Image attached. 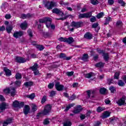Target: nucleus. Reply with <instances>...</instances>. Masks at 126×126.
Wrapping results in <instances>:
<instances>
[{"label": "nucleus", "instance_id": "4c0bfd02", "mask_svg": "<svg viewBox=\"0 0 126 126\" xmlns=\"http://www.w3.org/2000/svg\"><path fill=\"white\" fill-rule=\"evenodd\" d=\"M103 111H105V107L98 106L96 109V112H97V113H101V112H103Z\"/></svg>", "mask_w": 126, "mask_h": 126}, {"label": "nucleus", "instance_id": "49530a36", "mask_svg": "<svg viewBox=\"0 0 126 126\" xmlns=\"http://www.w3.org/2000/svg\"><path fill=\"white\" fill-rule=\"evenodd\" d=\"M66 57V55H65V54L64 53H60V55L59 56L60 59H62L63 60H65V58Z\"/></svg>", "mask_w": 126, "mask_h": 126}, {"label": "nucleus", "instance_id": "2eb2a0df", "mask_svg": "<svg viewBox=\"0 0 126 126\" xmlns=\"http://www.w3.org/2000/svg\"><path fill=\"white\" fill-rule=\"evenodd\" d=\"M8 104L5 103V102H2L0 104V110L1 111H3L5 109H8Z\"/></svg>", "mask_w": 126, "mask_h": 126}, {"label": "nucleus", "instance_id": "cd10ccee", "mask_svg": "<svg viewBox=\"0 0 126 126\" xmlns=\"http://www.w3.org/2000/svg\"><path fill=\"white\" fill-rule=\"evenodd\" d=\"M95 76V74L93 72H90V73H87L85 74V78H91L92 76Z\"/></svg>", "mask_w": 126, "mask_h": 126}, {"label": "nucleus", "instance_id": "5701e85b", "mask_svg": "<svg viewBox=\"0 0 126 126\" xmlns=\"http://www.w3.org/2000/svg\"><path fill=\"white\" fill-rule=\"evenodd\" d=\"M103 57V59L105 62H108L109 59H110V55H109V53H104L102 55Z\"/></svg>", "mask_w": 126, "mask_h": 126}, {"label": "nucleus", "instance_id": "f257e3e1", "mask_svg": "<svg viewBox=\"0 0 126 126\" xmlns=\"http://www.w3.org/2000/svg\"><path fill=\"white\" fill-rule=\"evenodd\" d=\"M43 4H44V7L48 9V10H51L54 7H57L58 6V2L54 1H51L50 2V1L48 0L44 2Z\"/></svg>", "mask_w": 126, "mask_h": 126}, {"label": "nucleus", "instance_id": "bf43d9fd", "mask_svg": "<svg viewBox=\"0 0 126 126\" xmlns=\"http://www.w3.org/2000/svg\"><path fill=\"white\" fill-rule=\"evenodd\" d=\"M98 59H99V55L95 54L94 56V62H97V60H98Z\"/></svg>", "mask_w": 126, "mask_h": 126}, {"label": "nucleus", "instance_id": "603ef678", "mask_svg": "<svg viewBox=\"0 0 126 126\" xmlns=\"http://www.w3.org/2000/svg\"><path fill=\"white\" fill-rule=\"evenodd\" d=\"M47 101V96L44 95L41 98V104H44Z\"/></svg>", "mask_w": 126, "mask_h": 126}, {"label": "nucleus", "instance_id": "8fccbe9b", "mask_svg": "<svg viewBox=\"0 0 126 126\" xmlns=\"http://www.w3.org/2000/svg\"><path fill=\"white\" fill-rule=\"evenodd\" d=\"M3 93H5V94H9L10 93V88H8L3 90Z\"/></svg>", "mask_w": 126, "mask_h": 126}, {"label": "nucleus", "instance_id": "c9c22d12", "mask_svg": "<svg viewBox=\"0 0 126 126\" xmlns=\"http://www.w3.org/2000/svg\"><path fill=\"white\" fill-rule=\"evenodd\" d=\"M117 84L119 85V86H121V87H123V86L126 85L125 82L122 80H119Z\"/></svg>", "mask_w": 126, "mask_h": 126}, {"label": "nucleus", "instance_id": "338daca9", "mask_svg": "<svg viewBox=\"0 0 126 126\" xmlns=\"http://www.w3.org/2000/svg\"><path fill=\"white\" fill-rule=\"evenodd\" d=\"M42 115L43 112L41 111V112H39L38 113H37L36 117L37 119H38L39 118H40V117H42Z\"/></svg>", "mask_w": 126, "mask_h": 126}, {"label": "nucleus", "instance_id": "0e129e2a", "mask_svg": "<svg viewBox=\"0 0 126 126\" xmlns=\"http://www.w3.org/2000/svg\"><path fill=\"white\" fill-rule=\"evenodd\" d=\"M91 114H92V111L91 110H88L86 113V117H87V118L88 117H90V115H91Z\"/></svg>", "mask_w": 126, "mask_h": 126}, {"label": "nucleus", "instance_id": "9b49d317", "mask_svg": "<svg viewBox=\"0 0 126 126\" xmlns=\"http://www.w3.org/2000/svg\"><path fill=\"white\" fill-rule=\"evenodd\" d=\"M30 106L28 105H25L23 108V113L25 115V116H27L29 113H30Z\"/></svg>", "mask_w": 126, "mask_h": 126}, {"label": "nucleus", "instance_id": "20e7f679", "mask_svg": "<svg viewBox=\"0 0 126 126\" xmlns=\"http://www.w3.org/2000/svg\"><path fill=\"white\" fill-rule=\"evenodd\" d=\"M52 110V105L47 104L44 107V110L42 111L43 116H49L51 110Z\"/></svg>", "mask_w": 126, "mask_h": 126}, {"label": "nucleus", "instance_id": "39448f33", "mask_svg": "<svg viewBox=\"0 0 126 126\" xmlns=\"http://www.w3.org/2000/svg\"><path fill=\"white\" fill-rule=\"evenodd\" d=\"M24 102H21L19 103V101L17 100H15L12 104L13 107L14 108H19V109H21V108H23L24 107Z\"/></svg>", "mask_w": 126, "mask_h": 126}, {"label": "nucleus", "instance_id": "680f3d73", "mask_svg": "<svg viewBox=\"0 0 126 126\" xmlns=\"http://www.w3.org/2000/svg\"><path fill=\"white\" fill-rule=\"evenodd\" d=\"M99 25V24L98 23H95L94 24L92 25V27L93 28H97Z\"/></svg>", "mask_w": 126, "mask_h": 126}, {"label": "nucleus", "instance_id": "c03bdc74", "mask_svg": "<svg viewBox=\"0 0 126 126\" xmlns=\"http://www.w3.org/2000/svg\"><path fill=\"white\" fill-rule=\"evenodd\" d=\"M104 16V12H101L99 13L97 15L96 17L97 18V19H100V18H102Z\"/></svg>", "mask_w": 126, "mask_h": 126}, {"label": "nucleus", "instance_id": "4468645a", "mask_svg": "<svg viewBox=\"0 0 126 126\" xmlns=\"http://www.w3.org/2000/svg\"><path fill=\"white\" fill-rule=\"evenodd\" d=\"M84 38L87 40H91L93 38V35L90 32H86L84 35Z\"/></svg>", "mask_w": 126, "mask_h": 126}, {"label": "nucleus", "instance_id": "393cba45", "mask_svg": "<svg viewBox=\"0 0 126 126\" xmlns=\"http://www.w3.org/2000/svg\"><path fill=\"white\" fill-rule=\"evenodd\" d=\"M39 65H38V63H35L32 66L30 67V69H32V71H35V70H37L38 69Z\"/></svg>", "mask_w": 126, "mask_h": 126}, {"label": "nucleus", "instance_id": "37998d69", "mask_svg": "<svg viewBox=\"0 0 126 126\" xmlns=\"http://www.w3.org/2000/svg\"><path fill=\"white\" fill-rule=\"evenodd\" d=\"M26 97H27V98H30V99H31L32 100H33V99L35 98V94L32 93L30 95H27Z\"/></svg>", "mask_w": 126, "mask_h": 126}, {"label": "nucleus", "instance_id": "b1692460", "mask_svg": "<svg viewBox=\"0 0 126 126\" xmlns=\"http://www.w3.org/2000/svg\"><path fill=\"white\" fill-rule=\"evenodd\" d=\"M13 119L12 118H9L6 120L5 121H4V124H6V126H8L10 124H12Z\"/></svg>", "mask_w": 126, "mask_h": 126}, {"label": "nucleus", "instance_id": "1a4fd4ad", "mask_svg": "<svg viewBox=\"0 0 126 126\" xmlns=\"http://www.w3.org/2000/svg\"><path fill=\"white\" fill-rule=\"evenodd\" d=\"M72 26L73 27H76V28H80L83 24V22L79 21V22H75L73 21L71 23Z\"/></svg>", "mask_w": 126, "mask_h": 126}, {"label": "nucleus", "instance_id": "79ce46f5", "mask_svg": "<svg viewBox=\"0 0 126 126\" xmlns=\"http://www.w3.org/2000/svg\"><path fill=\"white\" fill-rule=\"evenodd\" d=\"M15 78L17 80H19L20 79H21L22 78V76H21V74L19 73H17L15 75Z\"/></svg>", "mask_w": 126, "mask_h": 126}, {"label": "nucleus", "instance_id": "69168bd1", "mask_svg": "<svg viewBox=\"0 0 126 126\" xmlns=\"http://www.w3.org/2000/svg\"><path fill=\"white\" fill-rule=\"evenodd\" d=\"M101 124V122L100 121H96L94 122V126H99Z\"/></svg>", "mask_w": 126, "mask_h": 126}, {"label": "nucleus", "instance_id": "bb28decb", "mask_svg": "<svg viewBox=\"0 0 126 126\" xmlns=\"http://www.w3.org/2000/svg\"><path fill=\"white\" fill-rule=\"evenodd\" d=\"M88 54H84L83 55V57L81 58L82 61H84V62H87L89 59Z\"/></svg>", "mask_w": 126, "mask_h": 126}, {"label": "nucleus", "instance_id": "3c124183", "mask_svg": "<svg viewBox=\"0 0 126 126\" xmlns=\"http://www.w3.org/2000/svg\"><path fill=\"white\" fill-rule=\"evenodd\" d=\"M54 86H55V83L53 82L52 83H50L48 85V88L49 89H53V88H54Z\"/></svg>", "mask_w": 126, "mask_h": 126}, {"label": "nucleus", "instance_id": "423d86ee", "mask_svg": "<svg viewBox=\"0 0 126 126\" xmlns=\"http://www.w3.org/2000/svg\"><path fill=\"white\" fill-rule=\"evenodd\" d=\"M54 82L55 83V88L56 90H57V91H63V88H64V86L61 85V82L57 81V80H55Z\"/></svg>", "mask_w": 126, "mask_h": 126}, {"label": "nucleus", "instance_id": "0eeeda50", "mask_svg": "<svg viewBox=\"0 0 126 126\" xmlns=\"http://www.w3.org/2000/svg\"><path fill=\"white\" fill-rule=\"evenodd\" d=\"M91 16H92V13L91 12L80 14L78 15L79 19H82V18H90Z\"/></svg>", "mask_w": 126, "mask_h": 126}, {"label": "nucleus", "instance_id": "5fc2aeb1", "mask_svg": "<svg viewBox=\"0 0 126 126\" xmlns=\"http://www.w3.org/2000/svg\"><path fill=\"white\" fill-rule=\"evenodd\" d=\"M107 84L109 85H111V84H112V83H113V82H114V80L113 79V78L107 79Z\"/></svg>", "mask_w": 126, "mask_h": 126}, {"label": "nucleus", "instance_id": "6e6d98bb", "mask_svg": "<svg viewBox=\"0 0 126 126\" xmlns=\"http://www.w3.org/2000/svg\"><path fill=\"white\" fill-rule=\"evenodd\" d=\"M49 124H50V121H49V118L45 119L43 122V125L47 126V125H49Z\"/></svg>", "mask_w": 126, "mask_h": 126}, {"label": "nucleus", "instance_id": "7ed1b4c3", "mask_svg": "<svg viewBox=\"0 0 126 126\" xmlns=\"http://www.w3.org/2000/svg\"><path fill=\"white\" fill-rule=\"evenodd\" d=\"M59 40L61 42H64L65 43H67L68 44H69V45H70V44H72V43L74 42V39L72 37H70L68 38L61 37L59 38Z\"/></svg>", "mask_w": 126, "mask_h": 126}, {"label": "nucleus", "instance_id": "ea45409f", "mask_svg": "<svg viewBox=\"0 0 126 126\" xmlns=\"http://www.w3.org/2000/svg\"><path fill=\"white\" fill-rule=\"evenodd\" d=\"M12 29L13 28L12 25L7 26L6 27V30L7 32H11Z\"/></svg>", "mask_w": 126, "mask_h": 126}, {"label": "nucleus", "instance_id": "7c9ffc66", "mask_svg": "<svg viewBox=\"0 0 126 126\" xmlns=\"http://www.w3.org/2000/svg\"><path fill=\"white\" fill-rule=\"evenodd\" d=\"M118 3L121 4V6L125 7L126 6V3L124 1V0H117Z\"/></svg>", "mask_w": 126, "mask_h": 126}, {"label": "nucleus", "instance_id": "a878e982", "mask_svg": "<svg viewBox=\"0 0 126 126\" xmlns=\"http://www.w3.org/2000/svg\"><path fill=\"white\" fill-rule=\"evenodd\" d=\"M106 92H107V89L104 87L101 88L99 89V93L100 94H101V95H105V94H106Z\"/></svg>", "mask_w": 126, "mask_h": 126}, {"label": "nucleus", "instance_id": "e433bc0d", "mask_svg": "<svg viewBox=\"0 0 126 126\" xmlns=\"http://www.w3.org/2000/svg\"><path fill=\"white\" fill-rule=\"evenodd\" d=\"M111 19H112V18H111L110 17L106 18L105 21L104 23V25H108V24L110 23V21H111Z\"/></svg>", "mask_w": 126, "mask_h": 126}, {"label": "nucleus", "instance_id": "ddd939ff", "mask_svg": "<svg viewBox=\"0 0 126 126\" xmlns=\"http://www.w3.org/2000/svg\"><path fill=\"white\" fill-rule=\"evenodd\" d=\"M110 116H111V112L106 111L102 113V115L101 116H100V118H101V119H107V118H109Z\"/></svg>", "mask_w": 126, "mask_h": 126}, {"label": "nucleus", "instance_id": "72a5a7b5", "mask_svg": "<svg viewBox=\"0 0 126 126\" xmlns=\"http://www.w3.org/2000/svg\"><path fill=\"white\" fill-rule=\"evenodd\" d=\"M74 103H70L68 104V106L66 107L65 109L64 110V112H67L70 109V108L73 107L74 106Z\"/></svg>", "mask_w": 126, "mask_h": 126}, {"label": "nucleus", "instance_id": "f704fd0d", "mask_svg": "<svg viewBox=\"0 0 126 126\" xmlns=\"http://www.w3.org/2000/svg\"><path fill=\"white\" fill-rule=\"evenodd\" d=\"M35 47L37 50H39V51H43V50L45 49L44 46L40 44H37Z\"/></svg>", "mask_w": 126, "mask_h": 126}, {"label": "nucleus", "instance_id": "412c9836", "mask_svg": "<svg viewBox=\"0 0 126 126\" xmlns=\"http://www.w3.org/2000/svg\"><path fill=\"white\" fill-rule=\"evenodd\" d=\"M23 35V32H15L13 34V37L17 39V38H19V37H21V36Z\"/></svg>", "mask_w": 126, "mask_h": 126}, {"label": "nucleus", "instance_id": "09e8293b", "mask_svg": "<svg viewBox=\"0 0 126 126\" xmlns=\"http://www.w3.org/2000/svg\"><path fill=\"white\" fill-rule=\"evenodd\" d=\"M56 94H57V91H51V92L50 93L49 96L50 97H54Z\"/></svg>", "mask_w": 126, "mask_h": 126}, {"label": "nucleus", "instance_id": "864d4df0", "mask_svg": "<svg viewBox=\"0 0 126 126\" xmlns=\"http://www.w3.org/2000/svg\"><path fill=\"white\" fill-rule=\"evenodd\" d=\"M109 90H110L111 93H115V91H116V88L114 86H111L109 88Z\"/></svg>", "mask_w": 126, "mask_h": 126}, {"label": "nucleus", "instance_id": "9d476101", "mask_svg": "<svg viewBox=\"0 0 126 126\" xmlns=\"http://www.w3.org/2000/svg\"><path fill=\"white\" fill-rule=\"evenodd\" d=\"M126 96L123 95L122 98L118 100L117 104L119 105V106H123V105H125V103H126Z\"/></svg>", "mask_w": 126, "mask_h": 126}, {"label": "nucleus", "instance_id": "4d7b16f0", "mask_svg": "<svg viewBox=\"0 0 126 126\" xmlns=\"http://www.w3.org/2000/svg\"><path fill=\"white\" fill-rule=\"evenodd\" d=\"M119 76H120V73L116 72L114 74V79H119Z\"/></svg>", "mask_w": 126, "mask_h": 126}, {"label": "nucleus", "instance_id": "774afa93", "mask_svg": "<svg viewBox=\"0 0 126 126\" xmlns=\"http://www.w3.org/2000/svg\"><path fill=\"white\" fill-rule=\"evenodd\" d=\"M90 21L91 22H95V21H96V17L93 16V17L90 19Z\"/></svg>", "mask_w": 126, "mask_h": 126}, {"label": "nucleus", "instance_id": "2f4dec72", "mask_svg": "<svg viewBox=\"0 0 126 126\" xmlns=\"http://www.w3.org/2000/svg\"><path fill=\"white\" fill-rule=\"evenodd\" d=\"M124 24L122 21H117L116 22V27H119L120 28H122L123 27V25Z\"/></svg>", "mask_w": 126, "mask_h": 126}, {"label": "nucleus", "instance_id": "c756f323", "mask_svg": "<svg viewBox=\"0 0 126 126\" xmlns=\"http://www.w3.org/2000/svg\"><path fill=\"white\" fill-rule=\"evenodd\" d=\"M104 65H105V63L102 62H99L95 64L96 67H99L100 68H101V67H103Z\"/></svg>", "mask_w": 126, "mask_h": 126}, {"label": "nucleus", "instance_id": "c85d7f7f", "mask_svg": "<svg viewBox=\"0 0 126 126\" xmlns=\"http://www.w3.org/2000/svg\"><path fill=\"white\" fill-rule=\"evenodd\" d=\"M33 83L32 81H29L25 82L24 84V86H26V87H29L31 86H33Z\"/></svg>", "mask_w": 126, "mask_h": 126}, {"label": "nucleus", "instance_id": "6ab92c4d", "mask_svg": "<svg viewBox=\"0 0 126 126\" xmlns=\"http://www.w3.org/2000/svg\"><path fill=\"white\" fill-rule=\"evenodd\" d=\"M82 111V108H81V105H78L76 107V109H75L73 111L74 114H78L80 113Z\"/></svg>", "mask_w": 126, "mask_h": 126}, {"label": "nucleus", "instance_id": "f03ea898", "mask_svg": "<svg viewBox=\"0 0 126 126\" xmlns=\"http://www.w3.org/2000/svg\"><path fill=\"white\" fill-rule=\"evenodd\" d=\"M52 20L50 17H44L42 19H40L38 20L40 24L44 23L47 28H50L51 27V24H52Z\"/></svg>", "mask_w": 126, "mask_h": 126}, {"label": "nucleus", "instance_id": "58836bf2", "mask_svg": "<svg viewBox=\"0 0 126 126\" xmlns=\"http://www.w3.org/2000/svg\"><path fill=\"white\" fill-rule=\"evenodd\" d=\"M63 126H71V122L69 120H67L64 122Z\"/></svg>", "mask_w": 126, "mask_h": 126}, {"label": "nucleus", "instance_id": "f3484780", "mask_svg": "<svg viewBox=\"0 0 126 126\" xmlns=\"http://www.w3.org/2000/svg\"><path fill=\"white\" fill-rule=\"evenodd\" d=\"M28 27V24L26 21H25L24 23H22L20 25V28L22 30H26L27 29V27Z\"/></svg>", "mask_w": 126, "mask_h": 126}, {"label": "nucleus", "instance_id": "a19ab883", "mask_svg": "<svg viewBox=\"0 0 126 126\" xmlns=\"http://www.w3.org/2000/svg\"><path fill=\"white\" fill-rule=\"evenodd\" d=\"M14 84L16 87H20L21 85V81L17 80L14 82Z\"/></svg>", "mask_w": 126, "mask_h": 126}, {"label": "nucleus", "instance_id": "dca6fc26", "mask_svg": "<svg viewBox=\"0 0 126 126\" xmlns=\"http://www.w3.org/2000/svg\"><path fill=\"white\" fill-rule=\"evenodd\" d=\"M3 70L5 73L6 76H10L11 75V70L7 68V67H5L3 68Z\"/></svg>", "mask_w": 126, "mask_h": 126}, {"label": "nucleus", "instance_id": "4be33fe9", "mask_svg": "<svg viewBox=\"0 0 126 126\" xmlns=\"http://www.w3.org/2000/svg\"><path fill=\"white\" fill-rule=\"evenodd\" d=\"M10 93L11 96H15L16 94V90L15 88L12 87L10 88Z\"/></svg>", "mask_w": 126, "mask_h": 126}, {"label": "nucleus", "instance_id": "aec40b11", "mask_svg": "<svg viewBox=\"0 0 126 126\" xmlns=\"http://www.w3.org/2000/svg\"><path fill=\"white\" fill-rule=\"evenodd\" d=\"M40 35H41V36H43V37H44V38H48V37H51V35H52V33L47 32H41Z\"/></svg>", "mask_w": 126, "mask_h": 126}, {"label": "nucleus", "instance_id": "f8f14e48", "mask_svg": "<svg viewBox=\"0 0 126 126\" xmlns=\"http://www.w3.org/2000/svg\"><path fill=\"white\" fill-rule=\"evenodd\" d=\"M16 62L19 63H24L27 62V60L24 58L17 57L16 58Z\"/></svg>", "mask_w": 126, "mask_h": 126}, {"label": "nucleus", "instance_id": "052dcab7", "mask_svg": "<svg viewBox=\"0 0 126 126\" xmlns=\"http://www.w3.org/2000/svg\"><path fill=\"white\" fill-rule=\"evenodd\" d=\"M75 98H76V96H75V95L74 94H73L72 95V96L71 97H70L69 98V100H70L71 101H73V100H74L75 99Z\"/></svg>", "mask_w": 126, "mask_h": 126}, {"label": "nucleus", "instance_id": "473e14b6", "mask_svg": "<svg viewBox=\"0 0 126 126\" xmlns=\"http://www.w3.org/2000/svg\"><path fill=\"white\" fill-rule=\"evenodd\" d=\"M37 110H38L37 105H36L35 104H32V113H35Z\"/></svg>", "mask_w": 126, "mask_h": 126}, {"label": "nucleus", "instance_id": "e2e57ef3", "mask_svg": "<svg viewBox=\"0 0 126 126\" xmlns=\"http://www.w3.org/2000/svg\"><path fill=\"white\" fill-rule=\"evenodd\" d=\"M85 118H86V116H85V115H83L81 114L80 116V120H81V121L83 120H85Z\"/></svg>", "mask_w": 126, "mask_h": 126}, {"label": "nucleus", "instance_id": "6e6552de", "mask_svg": "<svg viewBox=\"0 0 126 126\" xmlns=\"http://www.w3.org/2000/svg\"><path fill=\"white\" fill-rule=\"evenodd\" d=\"M52 12L58 15H60L62 17H63V15H64V13L63 12V11L60 10V9L58 8L53 9Z\"/></svg>", "mask_w": 126, "mask_h": 126}, {"label": "nucleus", "instance_id": "a18cd8bd", "mask_svg": "<svg viewBox=\"0 0 126 126\" xmlns=\"http://www.w3.org/2000/svg\"><path fill=\"white\" fill-rule=\"evenodd\" d=\"M60 4H61V5H63V6H66V5H68L69 4V3L68 2H65L63 0H61L60 1Z\"/></svg>", "mask_w": 126, "mask_h": 126}, {"label": "nucleus", "instance_id": "de8ad7c7", "mask_svg": "<svg viewBox=\"0 0 126 126\" xmlns=\"http://www.w3.org/2000/svg\"><path fill=\"white\" fill-rule=\"evenodd\" d=\"M91 3L94 5H96V4L99 3V2L98 1V0H91Z\"/></svg>", "mask_w": 126, "mask_h": 126}, {"label": "nucleus", "instance_id": "13d9d810", "mask_svg": "<svg viewBox=\"0 0 126 126\" xmlns=\"http://www.w3.org/2000/svg\"><path fill=\"white\" fill-rule=\"evenodd\" d=\"M73 73H74V72L72 71L71 72H67L66 74L67 76H72V75H73Z\"/></svg>", "mask_w": 126, "mask_h": 126}, {"label": "nucleus", "instance_id": "a211bd4d", "mask_svg": "<svg viewBox=\"0 0 126 126\" xmlns=\"http://www.w3.org/2000/svg\"><path fill=\"white\" fill-rule=\"evenodd\" d=\"M109 120L110 123L114 125V124H116V123H118V121H119V118L113 117L109 118Z\"/></svg>", "mask_w": 126, "mask_h": 126}]
</instances>
